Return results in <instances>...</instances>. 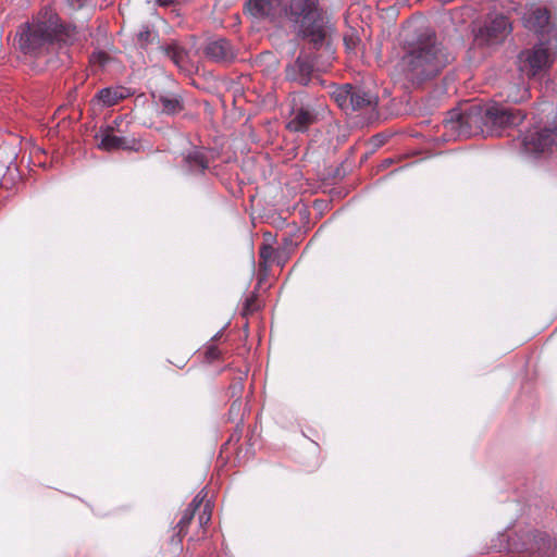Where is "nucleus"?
<instances>
[{"instance_id":"f257e3e1","label":"nucleus","mask_w":557,"mask_h":557,"mask_svg":"<svg viewBox=\"0 0 557 557\" xmlns=\"http://www.w3.org/2000/svg\"><path fill=\"white\" fill-rule=\"evenodd\" d=\"M245 9L257 20L285 17L315 49L327 44L333 32L332 24L319 13L315 0H247Z\"/></svg>"},{"instance_id":"f03ea898","label":"nucleus","mask_w":557,"mask_h":557,"mask_svg":"<svg viewBox=\"0 0 557 557\" xmlns=\"http://www.w3.org/2000/svg\"><path fill=\"white\" fill-rule=\"evenodd\" d=\"M450 60V55L431 32L418 37L403 59L407 78L418 84L434 78Z\"/></svg>"},{"instance_id":"7ed1b4c3","label":"nucleus","mask_w":557,"mask_h":557,"mask_svg":"<svg viewBox=\"0 0 557 557\" xmlns=\"http://www.w3.org/2000/svg\"><path fill=\"white\" fill-rule=\"evenodd\" d=\"M78 39L75 26L60 22L57 15H50L45 22L37 23V61L47 65H55L64 49Z\"/></svg>"},{"instance_id":"20e7f679","label":"nucleus","mask_w":557,"mask_h":557,"mask_svg":"<svg viewBox=\"0 0 557 557\" xmlns=\"http://www.w3.org/2000/svg\"><path fill=\"white\" fill-rule=\"evenodd\" d=\"M444 127L446 133L455 139L485 136L483 106L473 103L448 111L444 119Z\"/></svg>"},{"instance_id":"39448f33","label":"nucleus","mask_w":557,"mask_h":557,"mask_svg":"<svg viewBox=\"0 0 557 557\" xmlns=\"http://www.w3.org/2000/svg\"><path fill=\"white\" fill-rule=\"evenodd\" d=\"M482 106L485 136H498L505 128L519 125L525 117L520 110L506 108L498 103Z\"/></svg>"},{"instance_id":"423d86ee","label":"nucleus","mask_w":557,"mask_h":557,"mask_svg":"<svg viewBox=\"0 0 557 557\" xmlns=\"http://www.w3.org/2000/svg\"><path fill=\"white\" fill-rule=\"evenodd\" d=\"M553 63V53L543 44L532 49L523 50L518 55L519 71L528 76L534 77L545 72Z\"/></svg>"},{"instance_id":"0eeeda50","label":"nucleus","mask_w":557,"mask_h":557,"mask_svg":"<svg viewBox=\"0 0 557 557\" xmlns=\"http://www.w3.org/2000/svg\"><path fill=\"white\" fill-rule=\"evenodd\" d=\"M317 121L314 109L302 95H294L290 99V120L287 128L292 132H305Z\"/></svg>"},{"instance_id":"6e6552de","label":"nucleus","mask_w":557,"mask_h":557,"mask_svg":"<svg viewBox=\"0 0 557 557\" xmlns=\"http://www.w3.org/2000/svg\"><path fill=\"white\" fill-rule=\"evenodd\" d=\"M115 126H119L116 120L114 121V125L100 127L95 135L98 148L103 151H114L120 149L136 150L138 145L136 139L116 135Z\"/></svg>"},{"instance_id":"1a4fd4ad","label":"nucleus","mask_w":557,"mask_h":557,"mask_svg":"<svg viewBox=\"0 0 557 557\" xmlns=\"http://www.w3.org/2000/svg\"><path fill=\"white\" fill-rule=\"evenodd\" d=\"M557 141V129H541L525 134L522 138V146L525 152L539 153L547 150Z\"/></svg>"},{"instance_id":"9d476101","label":"nucleus","mask_w":557,"mask_h":557,"mask_svg":"<svg viewBox=\"0 0 557 557\" xmlns=\"http://www.w3.org/2000/svg\"><path fill=\"white\" fill-rule=\"evenodd\" d=\"M205 54L208 59L221 64L230 63L236 58L234 47L225 38L209 41L205 47Z\"/></svg>"},{"instance_id":"9b49d317","label":"nucleus","mask_w":557,"mask_h":557,"mask_svg":"<svg viewBox=\"0 0 557 557\" xmlns=\"http://www.w3.org/2000/svg\"><path fill=\"white\" fill-rule=\"evenodd\" d=\"M33 21H35L34 17ZM14 46L25 57L35 54L34 22L27 21L18 26L14 37Z\"/></svg>"},{"instance_id":"f8f14e48","label":"nucleus","mask_w":557,"mask_h":557,"mask_svg":"<svg viewBox=\"0 0 557 557\" xmlns=\"http://www.w3.org/2000/svg\"><path fill=\"white\" fill-rule=\"evenodd\" d=\"M183 169L190 174H201L209 166V160L202 148L193 147L182 153Z\"/></svg>"},{"instance_id":"ddd939ff","label":"nucleus","mask_w":557,"mask_h":557,"mask_svg":"<svg viewBox=\"0 0 557 557\" xmlns=\"http://www.w3.org/2000/svg\"><path fill=\"white\" fill-rule=\"evenodd\" d=\"M156 53L169 58L180 69L185 67L188 59L186 49L174 39L159 44L156 48Z\"/></svg>"},{"instance_id":"4468645a","label":"nucleus","mask_w":557,"mask_h":557,"mask_svg":"<svg viewBox=\"0 0 557 557\" xmlns=\"http://www.w3.org/2000/svg\"><path fill=\"white\" fill-rule=\"evenodd\" d=\"M285 73L288 81L306 86L310 81L312 64L308 59L299 55L294 64L286 67Z\"/></svg>"},{"instance_id":"2eb2a0df","label":"nucleus","mask_w":557,"mask_h":557,"mask_svg":"<svg viewBox=\"0 0 557 557\" xmlns=\"http://www.w3.org/2000/svg\"><path fill=\"white\" fill-rule=\"evenodd\" d=\"M379 98L370 91H367L359 87L350 88V98L349 106L350 111H361V110H374L377 106Z\"/></svg>"},{"instance_id":"dca6fc26","label":"nucleus","mask_w":557,"mask_h":557,"mask_svg":"<svg viewBox=\"0 0 557 557\" xmlns=\"http://www.w3.org/2000/svg\"><path fill=\"white\" fill-rule=\"evenodd\" d=\"M207 493L205 491H200L188 505V507L184 510L180 521L177 522L175 529L177 530L176 535L178 536V542H181L182 537L187 533L188 525L197 510L200 509L202 502L205 500Z\"/></svg>"},{"instance_id":"f3484780","label":"nucleus","mask_w":557,"mask_h":557,"mask_svg":"<svg viewBox=\"0 0 557 557\" xmlns=\"http://www.w3.org/2000/svg\"><path fill=\"white\" fill-rule=\"evenodd\" d=\"M510 32V23L504 15L496 16L486 26L487 37L492 44L502 41Z\"/></svg>"},{"instance_id":"a211bd4d","label":"nucleus","mask_w":557,"mask_h":557,"mask_svg":"<svg viewBox=\"0 0 557 557\" xmlns=\"http://www.w3.org/2000/svg\"><path fill=\"white\" fill-rule=\"evenodd\" d=\"M548 11L542 8L531 10L523 16L524 26L535 33L544 32L545 27L548 25Z\"/></svg>"},{"instance_id":"6ab92c4d","label":"nucleus","mask_w":557,"mask_h":557,"mask_svg":"<svg viewBox=\"0 0 557 557\" xmlns=\"http://www.w3.org/2000/svg\"><path fill=\"white\" fill-rule=\"evenodd\" d=\"M153 98L157 104H160L162 112L168 115L177 114L184 110V103L181 96L176 94L165 92L154 95Z\"/></svg>"},{"instance_id":"aec40b11","label":"nucleus","mask_w":557,"mask_h":557,"mask_svg":"<svg viewBox=\"0 0 557 557\" xmlns=\"http://www.w3.org/2000/svg\"><path fill=\"white\" fill-rule=\"evenodd\" d=\"M500 95L509 102L519 103L529 98V89L523 83L508 84Z\"/></svg>"},{"instance_id":"412c9836","label":"nucleus","mask_w":557,"mask_h":557,"mask_svg":"<svg viewBox=\"0 0 557 557\" xmlns=\"http://www.w3.org/2000/svg\"><path fill=\"white\" fill-rule=\"evenodd\" d=\"M158 33L154 32L153 29H151L149 26L147 25H144L141 26V28L135 34V37H134V40L136 42V45L140 48V49H144V50H148V47L150 45H153L154 42H157L158 45L160 44L158 41Z\"/></svg>"},{"instance_id":"4be33fe9","label":"nucleus","mask_w":557,"mask_h":557,"mask_svg":"<svg viewBox=\"0 0 557 557\" xmlns=\"http://www.w3.org/2000/svg\"><path fill=\"white\" fill-rule=\"evenodd\" d=\"M124 97V91L119 88H103L97 94V98L106 107H112L116 104Z\"/></svg>"},{"instance_id":"5701e85b","label":"nucleus","mask_w":557,"mask_h":557,"mask_svg":"<svg viewBox=\"0 0 557 557\" xmlns=\"http://www.w3.org/2000/svg\"><path fill=\"white\" fill-rule=\"evenodd\" d=\"M350 85H347L345 88L341 89L335 94V99L339 107L345 111L350 110L349 98H350Z\"/></svg>"},{"instance_id":"b1692460","label":"nucleus","mask_w":557,"mask_h":557,"mask_svg":"<svg viewBox=\"0 0 557 557\" xmlns=\"http://www.w3.org/2000/svg\"><path fill=\"white\" fill-rule=\"evenodd\" d=\"M200 507H202V509L198 516V523L200 528H205L211 520L212 508L209 502L206 504L202 503Z\"/></svg>"},{"instance_id":"393cba45","label":"nucleus","mask_w":557,"mask_h":557,"mask_svg":"<svg viewBox=\"0 0 557 557\" xmlns=\"http://www.w3.org/2000/svg\"><path fill=\"white\" fill-rule=\"evenodd\" d=\"M221 351L214 344H209L205 349V357L208 362L219 359Z\"/></svg>"},{"instance_id":"a878e982","label":"nucleus","mask_w":557,"mask_h":557,"mask_svg":"<svg viewBox=\"0 0 557 557\" xmlns=\"http://www.w3.org/2000/svg\"><path fill=\"white\" fill-rule=\"evenodd\" d=\"M275 253V250L273 249V247L269 246V245H263L261 248H260V258L264 261V262H270L272 261L273 259V256Z\"/></svg>"},{"instance_id":"bb28decb","label":"nucleus","mask_w":557,"mask_h":557,"mask_svg":"<svg viewBox=\"0 0 557 557\" xmlns=\"http://www.w3.org/2000/svg\"><path fill=\"white\" fill-rule=\"evenodd\" d=\"M107 60H108V54L106 52H102V51L95 52L91 55V61L95 62V63L97 62L100 65L106 64Z\"/></svg>"},{"instance_id":"cd10ccee","label":"nucleus","mask_w":557,"mask_h":557,"mask_svg":"<svg viewBox=\"0 0 557 557\" xmlns=\"http://www.w3.org/2000/svg\"><path fill=\"white\" fill-rule=\"evenodd\" d=\"M256 309H257V307L255 304V298L253 297L247 298L245 301V306H244V314L252 313Z\"/></svg>"},{"instance_id":"c85d7f7f","label":"nucleus","mask_w":557,"mask_h":557,"mask_svg":"<svg viewBox=\"0 0 557 557\" xmlns=\"http://www.w3.org/2000/svg\"><path fill=\"white\" fill-rule=\"evenodd\" d=\"M176 0H158V2L161 4V5H169L173 2H175Z\"/></svg>"},{"instance_id":"c756f323","label":"nucleus","mask_w":557,"mask_h":557,"mask_svg":"<svg viewBox=\"0 0 557 557\" xmlns=\"http://www.w3.org/2000/svg\"><path fill=\"white\" fill-rule=\"evenodd\" d=\"M236 407H240V403L234 401L231 406V411H237Z\"/></svg>"},{"instance_id":"7c9ffc66","label":"nucleus","mask_w":557,"mask_h":557,"mask_svg":"<svg viewBox=\"0 0 557 557\" xmlns=\"http://www.w3.org/2000/svg\"><path fill=\"white\" fill-rule=\"evenodd\" d=\"M236 407H240V403L234 401L231 406V411H237Z\"/></svg>"},{"instance_id":"2f4dec72","label":"nucleus","mask_w":557,"mask_h":557,"mask_svg":"<svg viewBox=\"0 0 557 557\" xmlns=\"http://www.w3.org/2000/svg\"><path fill=\"white\" fill-rule=\"evenodd\" d=\"M346 46H347L348 48H350V47H351V44H349V42H347V41H346Z\"/></svg>"},{"instance_id":"473e14b6","label":"nucleus","mask_w":557,"mask_h":557,"mask_svg":"<svg viewBox=\"0 0 557 557\" xmlns=\"http://www.w3.org/2000/svg\"><path fill=\"white\" fill-rule=\"evenodd\" d=\"M346 46H347L348 48H350V47H351V44H349V42H347V41H346Z\"/></svg>"}]
</instances>
